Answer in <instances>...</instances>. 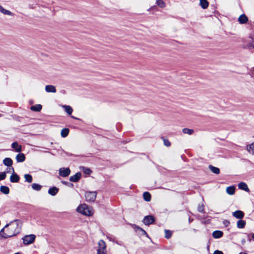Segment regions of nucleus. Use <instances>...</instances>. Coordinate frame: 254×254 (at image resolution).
<instances>
[{"label":"nucleus","mask_w":254,"mask_h":254,"mask_svg":"<svg viewBox=\"0 0 254 254\" xmlns=\"http://www.w3.org/2000/svg\"><path fill=\"white\" fill-rule=\"evenodd\" d=\"M247 150L252 154H254V142L247 146Z\"/></svg>","instance_id":"obj_22"},{"label":"nucleus","mask_w":254,"mask_h":254,"mask_svg":"<svg viewBox=\"0 0 254 254\" xmlns=\"http://www.w3.org/2000/svg\"><path fill=\"white\" fill-rule=\"evenodd\" d=\"M83 171H84V173L86 174H90V173L91 172V171L89 169H88V168H83Z\"/></svg>","instance_id":"obj_38"},{"label":"nucleus","mask_w":254,"mask_h":254,"mask_svg":"<svg viewBox=\"0 0 254 254\" xmlns=\"http://www.w3.org/2000/svg\"><path fill=\"white\" fill-rule=\"evenodd\" d=\"M252 237L253 240H254V234H252Z\"/></svg>","instance_id":"obj_45"},{"label":"nucleus","mask_w":254,"mask_h":254,"mask_svg":"<svg viewBox=\"0 0 254 254\" xmlns=\"http://www.w3.org/2000/svg\"><path fill=\"white\" fill-rule=\"evenodd\" d=\"M238 188L239 189L244 190L247 192L250 191V189H249L247 185L244 182H241L238 185Z\"/></svg>","instance_id":"obj_11"},{"label":"nucleus","mask_w":254,"mask_h":254,"mask_svg":"<svg viewBox=\"0 0 254 254\" xmlns=\"http://www.w3.org/2000/svg\"><path fill=\"white\" fill-rule=\"evenodd\" d=\"M191 221V220H190V219H189V222H190Z\"/></svg>","instance_id":"obj_49"},{"label":"nucleus","mask_w":254,"mask_h":254,"mask_svg":"<svg viewBox=\"0 0 254 254\" xmlns=\"http://www.w3.org/2000/svg\"><path fill=\"white\" fill-rule=\"evenodd\" d=\"M62 183H63L64 184V185H67V184H68V183H67V182H64V181L62 182Z\"/></svg>","instance_id":"obj_44"},{"label":"nucleus","mask_w":254,"mask_h":254,"mask_svg":"<svg viewBox=\"0 0 254 254\" xmlns=\"http://www.w3.org/2000/svg\"><path fill=\"white\" fill-rule=\"evenodd\" d=\"M71 117H72V118H73V119H76V120H78V118H75V117H73V116H71Z\"/></svg>","instance_id":"obj_46"},{"label":"nucleus","mask_w":254,"mask_h":254,"mask_svg":"<svg viewBox=\"0 0 254 254\" xmlns=\"http://www.w3.org/2000/svg\"><path fill=\"white\" fill-rule=\"evenodd\" d=\"M14 254H19L18 253H17Z\"/></svg>","instance_id":"obj_50"},{"label":"nucleus","mask_w":254,"mask_h":254,"mask_svg":"<svg viewBox=\"0 0 254 254\" xmlns=\"http://www.w3.org/2000/svg\"><path fill=\"white\" fill-rule=\"evenodd\" d=\"M144 199L146 201H149L151 200V195L148 192H145L143 194Z\"/></svg>","instance_id":"obj_28"},{"label":"nucleus","mask_w":254,"mask_h":254,"mask_svg":"<svg viewBox=\"0 0 254 254\" xmlns=\"http://www.w3.org/2000/svg\"><path fill=\"white\" fill-rule=\"evenodd\" d=\"M97 196V192L96 191L86 192L85 194L86 200L88 202H94Z\"/></svg>","instance_id":"obj_4"},{"label":"nucleus","mask_w":254,"mask_h":254,"mask_svg":"<svg viewBox=\"0 0 254 254\" xmlns=\"http://www.w3.org/2000/svg\"><path fill=\"white\" fill-rule=\"evenodd\" d=\"M107 246L105 242L100 240L98 243V248L97 250V254H107Z\"/></svg>","instance_id":"obj_3"},{"label":"nucleus","mask_w":254,"mask_h":254,"mask_svg":"<svg viewBox=\"0 0 254 254\" xmlns=\"http://www.w3.org/2000/svg\"><path fill=\"white\" fill-rule=\"evenodd\" d=\"M45 90L48 93H56L57 91L55 86L52 85H46Z\"/></svg>","instance_id":"obj_9"},{"label":"nucleus","mask_w":254,"mask_h":254,"mask_svg":"<svg viewBox=\"0 0 254 254\" xmlns=\"http://www.w3.org/2000/svg\"><path fill=\"white\" fill-rule=\"evenodd\" d=\"M70 173V170L68 168H61L59 170V174L63 177L68 176Z\"/></svg>","instance_id":"obj_6"},{"label":"nucleus","mask_w":254,"mask_h":254,"mask_svg":"<svg viewBox=\"0 0 254 254\" xmlns=\"http://www.w3.org/2000/svg\"><path fill=\"white\" fill-rule=\"evenodd\" d=\"M76 211L83 215L90 216L93 214L92 208L83 203L76 208Z\"/></svg>","instance_id":"obj_2"},{"label":"nucleus","mask_w":254,"mask_h":254,"mask_svg":"<svg viewBox=\"0 0 254 254\" xmlns=\"http://www.w3.org/2000/svg\"><path fill=\"white\" fill-rule=\"evenodd\" d=\"M246 224V221L243 220H239L237 222V226L240 229L244 228L245 227Z\"/></svg>","instance_id":"obj_20"},{"label":"nucleus","mask_w":254,"mask_h":254,"mask_svg":"<svg viewBox=\"0 0 254 254\" xmlns=\"http://www.w3.org/2000/svg\"><path fill=\"white\" fill-rule=\"evenodd\" d=\"M0 191L4 194H7L9 192V189L6 186H2L0 187Z\"/></svg>","instance_id":"obj_25"},{"label":"nucleus","mask_w":254,"mask_h":254,"mask_svg":"<svg viewBox=\"0 0 254 254\" xmlns=\"http://www.w3.org/2000/svg\"><path fill=\"white\" fill-rule=\"evenodd\" d=\"M163 141H164V144L165 146L168 147L171 145V143L170 142V141L168 140L164 139Z\"/></svg>","instance_id":"obj_36"},{"label":"nucleus","mask_w":254,"mask_h":254,"mask_svg":"<svg viewBox=\"0 0 254 254\" xmlns=\"http://www.w3.org/2000/svg\"><path fill=\"white\" fill-rule=\"evenodd\" d=\"M165 237L167 239L170 238L172 236V232L169 230H165Z\"/></svg>","instance_id":"obj_34"},{"label":"nucleus","mask_w":254,"mask_h":254,"mask_svg":"<svg viewBox=\"0 0 254 254\" xmlns=\"http://www.w3.org/2000/svg\"><path fill=\"white\" fill-rule=\"evenodd\" d=\"M42 106L40 104H36L34 106H32L30 107V109L33 111L40 112L42 109Z\"/></svg>","instance_id":"obj_19"},{"label":"nucleus","mask_w":254,"mask_h":254,"mask_svg":"<svg viewBox=\"0 0 254 254\" xmlns=\"http://www.w3.org/2000/svg\"><path fill=\"white\" fill-rule=\"evenodd\" d=\"M248 47L250 48L254 49V42H252L251 43H249L248 45Z\"/></svg>","instance_id":"obj_39"},{"label":"nucleus","mask_w":254,"mask_h":254,"mask_svg":"<svg viewBox=\"0 0 254 254\" xmlns=\"http://www.w3.org/2000/svg\"><path fill=\"white\" fill-rule=\"evenodd\" d=\"M212 236L214 238H220L223 236V232L221 231H215L212 233Z\"/></svg>","instance_id":"obj_21"},{"label":"nucleus","mask_w":254,"mask_h":254,"mask_svg":"<svg viewBox=\"0 0 254 254\" xmlns=\"http://www.w3.org/2000/svg\"><path fill=\"white\" fill-rule=\"evenodd\" d=\"M19 180V176L15 173H13L10 177V181L12 183H17Z\"/></svg>","instance_id":"obj_16"},{"label":"nucleus","mask_w":254,"mask_h":254,"mask_svg":"<svg viewBox=\"0 0 254 254\" xmlns=\"http://www.w3.org/2000/svg\"><path fill=\"white\" fill-rule=\"evenodd\" d=\"M136 228H137L138 229L140 230L141 231V232H142V233L143 234L147 235V234H146V232H145L143 229H142L140 228V227H136Z\"/></svg>","instance_id":"obj_40"},{"label":"nucleus","mask_w":254,"mask_h":254,"mask_svg":"<svg viewBox=\"0 0 254 254\" xmlns=\"http://www.w3.org/2000/svg\"><path fill=\"white\" fill-rule=\"evenodd\" d=\"M248 21V18L245 14H242L238 18V21L241 24L246 23Z\"/></svg>","instance_id":"obj_13"},{"label":"nucleus","mask_w":254,"mask_h":254,"mask_svg":"<svg viewBox=\"0 0 254 254\" xmlns=\"http://www.w3.org/2000/svg\"><path fill=\"white\" fill-rule=\"evenodd\" d=\"M213 254H223V253L222 251L216 250L214 251Z\"/></svg>","instance_id":"obj_41"},{"label":"nucleus","mask_w":254,"mask_h":254,"mask_svg":"<svg viewBox=\"0 0 254 254\" xmlns=\"http://www.w3.org/2000/svg\"><path fill=\"white\" fill-rule=\"evenodd\" d=\"M193 130L192 129L184 128L182 130V132L185 134H188L189 135H191L193 133Z\"/></svg>","instance_id":"obj_30"},{"label":"nucleus","mask_w":254,"mask_h":254,"mask_svg":"<svg viewBox=\"0 0 254 254\" xmlns=\"http://www.w3.org/2000/svg\"><path fill=\"white\" fill-rule=\"evenodd\" d=\"M226 192L229 195H233L235 192V187L234 186L226 188Z\"/></svg>","instance_id":"obj_17"},{"label":"nucleus","mask_w":254,"mask_h":254,"mask_svg":"<svg viewBox=\"0 0 254 254\" xmlns=\"http://www.w3.org/2000/svg\"><path fill=\"white\" fill-rule=\"evenodd\" d=\"M199 3L203 9H206L208 6L209 3L207 0H199Z\"/></svg>","instance_id":"obj_24"},{"label":"nucleus","mask_w":254,"mask_h":254,"mask_svg":"<svg viewBox=\"0 0 254 254\" xmlns=\"http://www.w3.org/2000/svg\"><path fill=\"white\" fill-rule=\"evenodd\" d=\"M232 215L237 219H242L244 216V213L241 210H237L233 212Z\"/></svg>","instance_id":"obj_8"},{"label":"nucleus","mask_w":254,"mask_h":254,"mask_svg":"<svg viewBox=\"0 0 254 254\" xmlns=\"http://www.w3.org/2000/svg\"><path fill=\"white\" fill-rule=\"evenodd\" d=\"M59 191V189L57 188V187H53L52 188H51L49 189L48 190V193L52 195V196H54Z\"/></svg>","instance_id":"obj_14"},{"label":"nucleus","mask_w":254,"mask_h":254,"mask_svg":"<svg viewBox=\"0 0 254 254\" xmlns=\"http://www.w3.org/2000/svg\"><path fill=\"white\" fill-rule=\"evenodd\" d=\"M11 147L16 152H19L21 151V146L19 145L17 142H14L11 144Z\"/></svg>","instance_id":"obj_15"},{"label":"nucleus","mask_w":254,"mask_h":254,"mask_svg":"<svg viewBox=\"0 0 254 254\" xmlns=\"http://www.w3.org/2000/svg\"><path fill=\"white\" fill-rule=\"evenodd\" d=\"M0 12L6 15L13 16L14 14L10 11L5 9L0 4Z\"/></svg>","instance_id":"obj_12"},{"label":"nucleus","mask_w":254,"mask_h":254,"mask_svg":"<svg viewBox=\"0 0 254 254\" xmlns=\"http://www.w3.org/2000/svg\"><path fill=\"white\" fill-rule=\"evenodd\" d=\"M16 161L18 162H22L25 159V157L24 154L19 153L16 156Z\"/></svg>","instance_id":"obj_18"},{"label":"nucleus","mask_w":254,"mask_h":254,"mask_svg":"<svg viewBox=\"0 0 254 254\" xmlns=\"http://www.w3.org/2000/svg\"><path fill=\"white\" fill-rule=\"evenodd\" d=\"M69 130L67 128H63L61 130V134L63 137H66L69 133Z\"/></svg>","instance_id":"obj_27"},{"label":"nucleus","mask_w":254,"mask_h":254,"mask_svg":"<svg viewBox=\"0 0 254 254\" xmlns=\"http://www.w3.org/2000/svg\"><path fill=\"white\" fill-rule=\"evenodd\" d=\"M81 177V174L80 173H77L74 175L70 177L69 180L71 182H77L80 179Z\"/></svg>","instance_id":"obj_10"},{"label":"nucleus","mask_w":254,"mask_h":254,"mask_svg":"<svg viewBox=\"0 0 254 254\" xmlns=\"http://www.w3.org/2000/svg\"><path fill=\"white\" fill-rule=\"evenodd\" d=\"M22 222L18 219H15L7 224L0 231V236L3 239L12 237L19 234L21 230Z\"/></svg>","instance_id":"obj_1"},{"label":"nucleus","mask_w":254,"mask_h":254,"mask_svg":"<svg viewBox=\"0 0 254 254\" xmlns=\"http://www.w3.org/2000/svg\"><path fill=\"white\" fill-rule=\"evenodd\" d=\"M62 107L64 109V111L69 115L72 114L73 110L72 108L68 105H63Z\"/></svg>","instance_id":"obj_23"},{"label":"nucleus","mask_w":254,"mask_h":254,"mask_svg":"<svg viewBox=\"0 0 254 254\" xmlns=\"http://www.w3.org/2000/svg\"><path fill=\"white\" fill-rule=\"evenodd\" d=\"M209 169L214 174H218L220 173V170L218 168L210 165L209 166Z\"/></svg>","instance_id":"obj_29"},{"label":"nucleus","mask_w":254,"mask_h":254,"mask_svg":"<svg viewBox=\"0 0 254 254\" xmlns=\"http://www.w3.org/2000/svg\"><path fill=\"white\" fill-rule=\"evenodd\" d=\"M248 240L250 242L251 241V239H249Z\"/></svg>","instance_id":"obj_48"},{"label":"nucleus","mask_w":254,"mask_h":254,"mask_svg":"<svg viewBox=\"0 0 254 254\" xmlns=\"http://www.w3.org/2000/svg\"><path fill=\"white\" fill-rule=\"evenodd\" d=\"M156 3L160 7L163 8L165 7V3L163 0H157Z\"/></svg>","instance_id":"obj_33"},{"label":"nucleus","mask_w":254,"mask_h":254,"mask_svg":"<svg viewBox=\"0 0 254 254\" xmlns=\"http://www.w3.org/2000/svg\"><path fill=\"white\" fill-rule=\"evenodd\" d=\"M25 181L28 183H31L32 181V177L30 174H25L24 176Z\"/></svg>","instance_id":"obj_31"},{"label":"nucleus","mask_w":254,"mask_h":254,"mask_svg":"<svg viewBox=\"0 0 254 254\" xmlns=\"http://www.w3.org/2000/svg\"><path fill=\"white\" fill-rule=\"evenodd\" d=\"M35 239V236L32 234L26 235L22 238L23 243L26 245L33 243Z\"/></svg>","instance_id":"obj_5"},{"label":"nucleus","mask_w":254,"mask_h":254,"mask_svg":"<svg viewBox=\"0 0 254 254\" xmlns=\"http://www.w3.org/2000/svg\"><path fill=\"white\" fill-rule=\"evenodd\" d=\"M197 209L199 212H203L204 210V205L203 204L199 205Z\"/></svg>","instance_id":"obj_37"},{"label":"nucleus","mask_w":254,"mask_h":254,"mask_svg":"<svg viewBox=\"0 0 254 254\" xmlns=\"http://www.w3.org/2000/svg\"><path fill=\"white\" fill-rule=\"evenodd\" d=\"M107 238L110 240V241H113V240H112V238L110 237V236H107Z\"/></svg>","instance_id":"obj_43"},{"label":"nucleus","mask_w":254,"mask_h":254,"mask_svg":"<svg viewBox=\"0 0 254 254\" xmlns=\"http://www.w3.org/2000/svg\"><path fill=\"white\" fill-rule=\"evenodd\" d=\"M3 163L6 166H11L12 164V160L10 158H5L3 160Z\"/></svg>","instance_id":"obj_26"},{"label":"nucleus","mask_w":254,"mask_h":254,"mask_svg":"<svg viewBox=\"0 0 254 254\" xmlns=\"http://www.w3.org/2000/svg\"><path fill=\"white\" fill-rule=\"evenodd\" d=\"M223 223L224 225H225L226 226H228V225L230 224V222L228 220H225L224 222H223Z\"/></svg>","instance_id":"obj_42"},{"label":"nucleus","mask_w":254,"mask_h":254,"mask_svg":"<svg viewBox=\"0 0 254 254\" xmlns=\"http://www.w3.org/2000/svg\"><path fill=\"white\" fill-rule=\"evenodd\" d=\"M6 176V172H1L0 173V181L5 179Z\"/></svg>","instance_id":"obj_35"},{"label":"nucleus","mask_w":254,"mask_h":254,"mask_svg":"<svg viewBox=\"0 0 254 254\" xmlns=\"http://www.w3.org/2000/svg\"><path fill=\"white\" fill-rule=\"evenodd\" d=\"M11 169L12 170V172H14V169L13 167H11Z\"/></svg>","instance_id":"obj_47"},{"label":"nucleus","mask_w":254,"mask_h":254,"mask_svg":"<svg viewBox=\"0 0 254 254\" xmlns=\"http://www.w3.org/2000/svg\"><path fill=\"white\" fill-rule=\"evenodd\" d=\"M31 187L32 189L38 191L40 190L42 188V186L41 185L36 183L32 184Z\"/></svg>","instance_id":"obj_32"},{"label":"nucleus","mask_w":254,"mask_h":254,"mask_svg":"<svg viewBox=\"0 0 254 254\" xmlns=\"http://www.w3.org/2000/svg\"><path fill=\"white\" fill-rule=\"evenodd\" d=\"M155 219L153 216L151 215L146 216L144 217L143 222L146 225H149L154 223Z\"/></svg>","instance_id":"obj_7"}]
</instances>
